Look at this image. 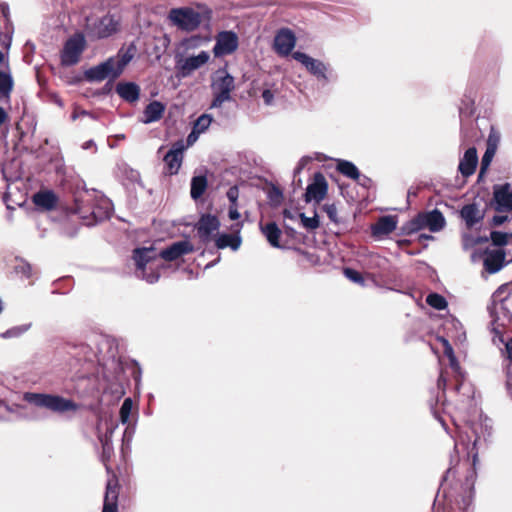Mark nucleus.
I'll return each mask as SVG.
<instances>
[{"label":"nucleus","mask_w":512,"mask_h":512,"mask_svg":"<svg viewBox=\"0 0 512 512\" xmlns=\"http://www.w3.org/2000/svg\"><path fill=\"white\" fill-rule=\"evenodd\" d=\"M454 425V453L434 500V508L443 506L444 512H464L471 505L477 476L475 464L492 433L487 418Z\"/></svg>","instance_id":"1"},{"label":"nucleus","mask_w":512,"mask_h":512,"mask_svg":"<svg viewBox=\"0 0 512 512\" xmlns=\"http://www.w3.org/2000/svg\"><path fill=\"white\" fill-rule=\"evenodd\" d=\"M133 260L136 265L135 274L138 278L145 280L149 284H154L159 280L160 269L163 267V264L155 248H136L133 251Z\"/></svg>","instance_id":"2"},{"label":"nucleus","mask_w":512,"mask_h":512,"mask_svg":"<svg viewBox=\"0 0 512 512\" xmlns=\"http://www.w3.org/2000/svg\"><path fill=\"white\" fill-rule=\"evenodd\" d=\"M23 399L31 405L45 408L58 414L76 412L80 407L73 400L55 394L26 392Z\"/></svg>","instance_id":"3"},{"label":"nucleus","mask_w":512,"mask_h":512,"mask_svg":"<svg viewBox=\"0 0 512 512\" xmlns=\"http://www.w3.org/2000/svg\"><path fill=\"white\" fill-rule=\"evenodd\" d=\"M292 57L301 63L306 70L313 75L322 86L337 80V74L329 64L319 59H315L304 52L296 51Z\"/></svg>","instance_id":"4"},{"label":"nucleus","mask_w":512,"mask_h":512,"mask_svg":"<svg viewBox=\"0 0 512 512\" xmlns=\"http://www.w3.org/2000/svg\"><path fill=\"white\" fill-rule=\"evenodd\" d=\"M446 225V220L443 214L438 209L432 211L419 213L416 217L408 221L404 226V231L407 234H412L428 228L431 232H439Z\"/></svg>","instance_id":"5"},{"label":"nucleus","mask_w":512,"mask_h":512,"mask_svg":"<svg viewBox=\"0 0 512 512\" xmlns=\"http://www.w3.org/2000/svg\"><path fill=\"white\" fill-rule=\"evenodd\" d=\"M213 101L210 108H220L225 102L230 101L231 92L235 89L234 77L226 70L217 71L212 85Z\"/></svg>","instance_id":"6"},{"label":"nucleus","mask_w":512,"mask_h":512,"mask_svg":"<svg viewBox=\"0 0 512 512\" xmlns=\"http://www.w3.org/2000/svg\"><path fill=\"white\" fill-rule=\"evenodd\" d=\"M168 18L177 28L187 32L196 30L201 24L200 13L189 7L171 9Z\"/></svg>","instance_id":"7"},{"label":"nucleus","mask_w":512,"mask_h":512,"mask_svg":"<svg viewBox=\"0 0 512 512\" xmlns=\"http://www.w3.org/2000/svg\"><path fill=\"white\" fill-rule=\"evenodd\" d=\"M119 20L114 15L107 14L100 19L90 22L88 20L86 31L88 36L102 39L107 38L118 30Z\"/></svg>","instance_id":"8"},{"label":"nucleus","mask_w":512,"mask_h":512,"mask_svg":"<svg viewBox=\"0 0 512 512\" xmlns=\"http://www.w3.org/2000/svg\"><path fill=\"white\" fill-rule=\"evenodd\" d=\"M85 38L82 34H75L64 44L61 54V63L64 66H72L78 63L82 52L85 49Z\"/></svg>","instance_id":"9"},{"label":"nucleus","mask_w":512,"mask_h":512,"mask_svg":"<svg viewBox=\"0 0 512 512\" xmlns=\"http://www.w3.org/2000/svg\"><path fill=\"white\" fill-rule=\"evenodd\" d=\"M84 75L89 82H101L105 79L114 80L120 76L116 68L115 58H108L106 61L89 68Z\"/></svg>","instance_id":"10"},{"label":"nucleus","mask_w":512,"mask_h":512,"mask_svg":"<svg viewBox=\"0 0 512 512\" xmlns=\"http://www.w3.org/2000/svg\"><path fill=\"white\" fill-rule=\"evenodd\" d=\"M493 207L497 212L512 211V187L509 183L493 186Z\"/></svg>","instance_id":"11"},{"label":"nucleus","mask_w":512,"mask_h":512,"mask_svg":"<svg viewBox=\"0 0 512 512\" xmlns=\"http://www.w3.org/2000/svg\"><path fill=\"white\" fill-rule=\"evenodd\" d=\"M238 36L233 31H222L216 36L213 53L216 57L230 55L238 48Z\"/></svg>","instance_id":"12"},{"label":"nucleus","mask_w":512,"mask_h":512,"mask_svg":"<svg viewBox=\"0 0 512 512\" xmlns=\"http://www.w3.org/2000/svg\"><path fill=\"white\" fill-rule=\"evenodd\" d=\"M296 45V36L289 28H281L274 38V50L280 56H288L293 54Z\"/></svg>","instance_id":"13"},{"label":"nucleus","mask_w":512,"mask_h":512,"mask_svg":"<svg viewBox=\"0 0 512 512\" xmlns=\"http://www.w3.org/2000/svg\"><path fill=\"white\" fill-rule=\"evenodd\" d=\"M210 55L206 51H201L198 55L189 56L177 61V70L181 77H188L191 73L209 61Z\"/></svg>","instance_id":"14"},{"label":"nucleus","mask_w":512,"mask_h":512,"mask_svg":"<svg viewBox=\"0 0 512 512\" xmlns=\"http://www.w3.org/2000/svg\"><path fill=\"white\" fill-rule=\"evenodd\" d=\"M105 425L106 428L104 432L101 431V424L97 426V437L102 446L101 460L104 463L108 461L113 454L112 437L116 428L118 427V424L113 421L105 422Z\"/></svg>","instance_id":"15"},{"label":"nucleus","mask_w":512,"mask_h":512,"mask_svg":"<svg viewBox=\"0 0 512 512\" xmlns=\"http://www.w3.org/2000/svg\"><path fill=\"white\" fill-rule=\"evenodd\" d=\"M328 184L324 175L320 172L314 174L313 182L310 183L305 192V201L307 203L315 201L319 203L327 194Z\"/></svg>","instance_id":"16"},{"label":"nucleus","mask_w":512,"mask_h":512,"mask_svg":"<svg viewBox=\"0 0 512 512\" xmlns=\"http://www.w3.org/2000/svg\"><path fill=\"white\" fill-rule=\"evenodd\" d=\"M184 145L182 142H177L166 153L163 158L165 164V173L169 175L177 174L183 160Z\"/></svg>","instance_id":"17"},{"label":"nucleus","mask_w":512,"mask_h":512,"mask_svg":"<svg viewBox=\"0 0 512 512\" xmlns=\"http://www.w3.org/2000/svg\"><path fill=\"white\" fill-rule=\"evenodd\" d=\"M192 251L193 245L187 240H182L172 243L170 246L157 253V255L160 261L165 260L170 262L175 261L178 258L191 253Z\"/></svg>","instance_id":"18"},{"label":"nucleus","mask_w":512,"mask_h":512,"mask_svg":"<svg viewBox=\"0 0 512 512\" xmlns=\"http://www.w3.org/2000/svg\"><path fill=\"white\" fill-rule=\"evenodd\" d=\"M219 227V219L211 214L202 215L196 225L197 233L203 242H208Z\"/></svg>","instance_id":"19"},{"label":"nucleus","mask_w":512,"mask_h":512,"mask_svg":"<svg viewBox=\"0 0 512 512\" xmlns=\"http://www.w3.org/2000/svg\"><path fill=\"white\" fill-rule=\"evenodd\" d=\"M58 201V196L52 190H40L32 196L33 204L42 211L54 210L57 207Z\"/></svg>","instance_id":"20"},{"label":"nucleus","mask_w":512,"mask_h":512,"mask_svg":"<svg viewBox=\"0 0 512 512\" xmlns=\"http://www.w3.org/2000/svg\"><path fill=\"white\" fill-rule=\"evenodd\" d=\"M478 164V155L475 147L468 148L460 159L458 171L465 178L474 174Z\"/></svg>","instance_id":"21"},{"label":"nucleus","mask_w":512,"mask_h":512,"mask_svg":"<svg viewBox=\"0 0 512 512\" xmlns=\"http://www.w3.org/2000/svg\"><path fill=\"white\" fill-rule=\"evenodd\" d=\"M506 253L502 249L487 251L484 257V268L490 274L500 271L505 262Z\"/></svg>","instance_id":"22"},{"label":"nucleus","mask_w":512,"mask_h":512,"mask_svg":"<svg viewBox=\"0 0 512 512\" xmlns=\"http://www.w3.org/2000/svg\"><path fill=\"white\" fill-rule=\"evenodd\" d=\"M396 227L397 220L395 216H382L371 226V233L373 237L381 238L392 233Z\"/></svg>","instance_id":"23"},{"label":"nucleus","mask_w":512,"mask_h":512,"mask_svg":"<svg viewBox=\"0 0 512 512\" xmlns=\"http://www.w3.org/2000/svg\"><path fill=\"white\" fill-rule=\"evenodd\" d=\"M111 203L108 199L101 197L97 204L91 205V216L93 221L87 220V225H93L110 217Z\"/></svg>","instance_id":"24"},{"label":"nucleus","mask_w":512,"mask_h":512,"mask_svg":"<svg viewBox=\"0 0 512 512\" xmlns=\"http://www.w3.org/2000/svg\"><path fill=\"white\" fill-rule=\"evenodd\" d=\"M115 90L119 97L128 103L136 102L140 96V87L134 82H119Z\"/></svg>","instance_id":"25"},{"label":"nucleus","mask_w":512,"mask_h":512,"mask_svg":"<svg viewBox=\"0 0 512 512\" xmlns=\"http://www.w3.org/2000/svg\"><path fill=\"white\" fill-rule=\"evenodd\" d=\"M461 218L465 221L468 228L474 227L477 223L481 222L484 218V213L479 209L475 203L467 204L460 210Z\"/></svg>","instance_id":"26"},{"label":"nucleus","mask_w":512,"mask_h":512,"mask_svg":"<svg viewBox=\"0 0 512 512\" xmlns=\"http://www.w3.org/2000/svg\"><path fill=\"white\" fill-rule=\"evenodd\" d=\"M166 106L160 101L154 100L150 102L143 111L142 122L150 124L160 120L165 112Z\"/></svg>","instance_id":"27"},{"label":"nucleus","mask_w":512,"mask_h":512,"mask_svg":"<svg viewBox=\"0 0 512 512\" xmlns=\"http://www.w3.org/2000/svg\"><path fill=\"white\" fill-rule=\"evenodd\" d=\"M118 490L117 483L109 480L106 486L104 505L102 512H118Z\"/></svg>","instance_id":"28"},{"label":"nucleus","mask_w":512,"mask_h":512,"mask_svg":"<svg viewBox=\"0 0 512 512\" xmlns=\"http://www.w3.org/2000/svg\"><path fill=\"white\" fill-rule=\"evenodd\" d=\"M261 232L266 237L268 243L275 248H281L279 239L281 236V230L275 222H269L264 226H261Z\"/></svg>","instance_id":"29"},{"label":"nucleus","mask_w":512,"mask_h":512,"mask_svg":"<svg viewBox=\"0 0 512 512\" xmlns=\"http://www.w3.org/2000/svg\"><path fill=\"white\" fill-rule=\"evenodd\" d=\"M215 245L218 249L229 247L233 251H236L241 245V238L232 234H220L215 239Z\"/></svg>","instance_id":"30"},{"label":"nucleus","mask_w":512,"mask_h":512,"mask_svg":"<svg viewBox=\"0 0 512 512\" xmlns=\"http://www.w3.org/2000/svg\"><path fill=\"white\" fill-rule=\"evenodd\" d=\"M336 170L352 180L359 178L360 171L351 161L343 159L336 160Z\"/></svg>","instance_id":"31"},{"label":"nucleus","mask_w":512,"mask_h":512,"mask_svg":"<svg viewBox=\"0 0 512 512\" xmlns=\"http://www.w3.org/2000/svg\"><path fill=\"white\" fill-rule=\"evenodd\" d=\"M135 47L134 45H130L127 49H120L117 56H115V64L118 73L121 75L125 66L132 60L134 57Z\"/></svg>","instance_id":"32"},{"label":"nucleus","mask_w":512,"mask_h":512,"mask_svg":"<svg viewBox=\"0 0 512 512\" xmlns=\"http://www.w3.org/2000/svg\"><path fill=\"white\" fill-rule=\"evenodd\" d=\"M207 188V179L205 176H194L191 180L190 194L192 199L200 198Z\"/></svg>","instance_id":"33"},{"label":"nucleus","mask_w":512,"mask_h":512,"mask_svg":"<svg viewBox=\"0 0 512 512\" xmlns=\"http://www.w3.org/2000/svg\"><path fill=\"white\" fill-rule=\"evenodd\" d=\"M365 261L369 269L386 270L388 268V260L377 253L367 254Z\"/></svg>","instance_id":"34"},{"label":"nucleus","mask_w":512,"mask_h":512,"mask_svg":"<svg viewBox=\"0 0 512 512\" xmlns=\"http://www.w3.org/2000/svg\"><path fill=\"white\" fill-rule=\"evenodd\" d=\"M13 270L16 275L24 279H30L33 276V267L24 259L16 258Z\"/></svg>","instance_id":"35"},{"label":"nucleus","mask_w":512,"mask_h":512,"mask_svg":"<svg viewBox=\"0 0 512 512\" xmlns=\"http://www.w3.org/2000/svg\"><path fill=\"white\" fill-rule=\"evenodd\" d=\"M491 339L495 346L499 349L502 348L501 345L505 347V343L507 339L504 337V326L493 321L490 328Z\"/></svg>","instance_id":"36"},{"label":"nucleus","mask_w":512,"mask_h":512,"mask_svg":"<svg viewBox=\"0 0 512 512\" xmlns=\"http://www.w3.org/2000/svg\"><path fill=\"white\" fill-rule=\"evenodd\" d=\"M211 122H212V116H210L208 114H203L200 117H198V119L196 120V122L194 124L192 133L189 134V136L187 138L188 142H190L191 137L195 133L200 134V133L205 132L208 129V127L210 126Z\"/></svg>","instance_id":"37"},{"label":"nucleus","mask_w":512,"mask_h":512,"mask_svg":"<svg viewBox=\"0 0 512 512\" xmlns=\"http://www.w3.org/2000/svg\"><path fill=\"white\" fill-rule=\"evenodd\" d=\"M13 89V79L9 73L0 71V96L9 97Z\"/></svg>","instance_id":"38"},{"label":"nucleus","mask_w":512,"mask_h":512,"mask_svg":"<svg viewBox=\"0 0 512 512\" xmlns=\"http://www.w3.org/2000/svg\"><path fill=\"white\" fill-rule=\"evenodd\" d=\"M426 303L436 310H443L447 307L446 299L438 293H430L426 297Z\"/></svg>","instance_id":"39"},{"label":"nucleus","mask_w":512,"mask_h":512,"mask_svg":"<svg viewBox=\"0 0 512 512\" xmlns=\"http://www.w3.org/2000/svg\"><path fill=\"white\" fill-rule=\"evenodd\" d=\"M70 368L67 372V377H69L71 380L75 379H82L85 377V373L81 371L78 366H81V361L79 359H73L70 362Z\"/></svg>","instance_id":"40"},{"label":"nucleus","mask_w":512,"mask_h":512,"mask_svg":"<svg viewBox=\"0 0 512 512\" xmlns=\"http://www.w3.org/2000/svg\"><path fill=\"white\" fill-rule=\"evenodd\" d=\"M298 218L302 226L307 230H315L319 227V220L317 214L313 217H307L304 213H299Z\"/></svg>","instance_id":"41"},{"label":"nucleus","mask_w":512,"mask_h":512,"mask_svg":"<svg viewBox=\"0 0 512 512\" xmlns=\"http://www.w3.org/2000/svg\"><path fill=\"white\" fill-rule=\"evenodd\" d=\"M510 237L509 233L500 232V231H492L490 234V239L494 246L502 247L508 244V238Z\"/></svg>","instance_id":"42"},{"label":"nucleus","mask_w":512,"mask_h":512,"mask_svg":"<svg viewBox=\"0 0 512 512\" xmlns=\"http://www.w3.org/2000/svg\"><path fill=\"white\" fill-rule=\"evenodd\" d=\"M132 407H133L132 399L131 398L124 399V401H123V403H122V405L120 407V411H119L120 421L123 424L128 422L130 414H131Z\"/></svg>","instance_id":"43"},{"label":"nucleus","mask_w":512,"mask_h":512,"mask_svg":"<svg viewBox=\"0 0 512 512\" xmlns=\"http://www.w3.org/2000/svg\"><path fill=\"white\" fill-rule=\"evenodd\" d=\"M29 327H30V325H21V326H16V327L10 328L7 331L3 332L1 334V337L4 339L19 337L24 332H26L29 329Z\"/></svg>","instance_id":"44"},{"label":"nucleus","mask_w":512,"mask_h":512,"mask_svg":"<svg viewBox=\"0 0 512 512\" xmlns=\"http://www.w3.org/2000/svg\"><path fill=\"white\" fill-rule=\"evenodd\" d=\"M495 153L496 152L493 151L492 149L486 148V151L481 160L480 175H483L485 173V171L488 169V167L490 166V164L493 160V157L495 156Z\"/></svg>","instance_id":"45"},{"label":"nucleus","mask_w":512,"mask_h":512,"mask_svg":"<svg viewBox=\"0 0 512 512\" xmlns=\"http://www.w3.org/2000/svg\"><path fill=\"white\" fill-rule=\"evenodd\" d=\"M344 275L347 279H349L350 281H352L354 283L360 284L362 286L365 284V281H364V278L362 277V275L358 271H356L352 268H345Z\"/></svg>","instance_id":"46"},{"label":"nucleus","mask_w":512,"mask_h":512,"mask_svg":"<svg viewBox=\"0 0 512 512\" xmlns=\"http://www.w3.org/2000/svg\"><path fill=\"white\" fill-rule=\"evenodd\" d=\"M323 211L327 214L330 221L333 223H339V219L337 217V207L335 204L326 203L323 205Z\"/></svg>","instance_id":"47"},{"label":"nucleus","mask_w":512,"mask_h":512,"mask_svg":"<svg viewBox=\"0 0 512 512\" xmlns=\"http://www.w3.org/2000/svg\"><path fill=\"white\" fill-rule=\"evenodd\" d=\"M84 116H85V117H89V118H91V119H93V120H96V119H97V116H96L94 113L89 112V111L84 110V109H81V108H79L77 105H75V106H74V111H73V113H72V115H71V119H72V121H75V120H77L78 118H80V117H84Z\"/></svg>","instance_id":"48"},{"label":"nucleus","mask_w":512,"mask_h":512,"mask_svg":"<svg viewBox=\"0 0 512 512\" xmlns=\"http://www.w3.org/2000/svg\"><path fill=\"white\" fill-rule=\"evenodd\" d=\"M499 141H500L499 134L492 129L490 134H489V136H488V139H487V146H486V148L487 149H492L493 151L496 152L498 144H499Z\"/></svg>","instance_id":"49"},{"label":"nucleus","mask_w":512,"mask_h":512,"mask_svg":"<svg viewBox=\"0 0 512 512\" xmlns=\"http://www.w3.org/2000/svg\"><path fill=\"white\" fill-rule=\"evenodd\" d=\"M500 350L506 356L507 360L509 361L511 370L509 369L508 371H510L512 373V337H509L507 339V341L505 343V349L500 348Z\"/></svg>","instance_id":"50"},{"label":"nucleus","mask_w":512,"mask_h":512,"mask_svg":"<svg viewBox=\"0 0 512 512\" xmlns=\"http://www.w3.org/2000/svg\"><path fill=\"white\" fill-rule=\"evenodd\" d=\"M488 238H480L478 237L477 239H473V238H470L468 236H464L463 238V245L465 248H468L469 246H472V245H475V244H479L481 242H484V241H487Z\"/></svg>","instance_id":"51"},{"label":"nucleus","mask_w":512,"mask_h":512,"mask_svg":"<svg viewBox=\"0 0 512 512\" xmlns=\"http://www.w3.org/2000/svg\"><path fill=\"white\" fill-rule=\"evenodd\" d=\"M262 98H263L264 103L266 105H271L273 103V100H274V94H273V92L270 89H265L262 92Z\"/></svg>","instance_id":"52"},{"label":"nucleus","mask_w":512,"mask_h":512,"mask_svg":"<svg viewBox=\"0 0 512 512\" xmlns=\"http://www.w3.org/2000/svg\"><path fill=\"white\" fill-rule=\"evenodd\" d=\"M227 197L228 199L230 200V202L235 205L236 204V201L238 199V188L237 187H231L228 191H227Z\"/></svg>","instance_id":"53"},{"label":"nucleus","mask_w":512,"mask_h":512,"mask_svg":"<svg viewBox=\"0 0 512 512\" xmlns=\"http://www.w3.org/2000/svg\"><path fill=\"white\" fill-rule=\"evenodd\" d=\"M508 220H509V217L506 216V215H495L492 218V224L494 226H500V225H502L504 222H506Z\"/></svg>","instance_id":"54"},{"label":"nucleus","mask_w":512,"mask_h":512,"mask_svg":"<svg viewBox=\"0 0 512 512\" xmlns=\"http://www.w3.org/2000/svg\"><path fill=\"white\" fill-rule=\"evenodd\" d=\"M355 181H357V183L363 187H366L368 188L372 181L369 177L365 176V175H361V173H359V178H357Z\"/></svg>","instance_id":"55"},{"label":"nucleus","mask_w":512,"mask_h":512,"mask_svg":"<svg viewBox=\"0 0 512 512\" xmlns=\"http://www.w3.org/2000/svg\"><path fill=\"white\" fill-rule=\"evenodd\" d=\"M298 214V212H294L288 209H284L283 211L284 219L295 220L298 217Z\"/></svg>","instance_id":"56"},{"label":"nucleus","mask_w":512,"mask_h":512,"mask_svg":"<svg viewBox=\"0 0 512 512\" xmlns=\"http://www.w3.org/2000/svg\"><path fill=\"white\" fill-rule=\"evenodd\" d=\"M275 197H277L278 199L282 198V193H281L280 190H278L277 188L273 187L272 190L269 192V199L272 202H275Z\"/></svg>","instance_id":"57"},{"label":"nucleus","mask_w":512,"mask_h":512,"mask_svg":"<svg viewBox=\"0 0 512 512\" xmlns=\"http://www.w3.org/2000/svg\"><path fill=\"white\" fill-rule=\"evenodd\" d=\"M0 10H1L2 15L5 17L6 24H10L8 5L7 4L0 5Z\"/></svg>","instance_id":"58"},{"label":"nucleus","mask_w":512,"mask_h":512,"mask_svg":"<svg viewBox=\"0 0 512 512\" xmlns=\"http://www.w3.org/2000/svg\"><path fill=\"white\" fill-rule=\"evenodd\" d=\"M506 388L508 391L509 396L512 399V373L510 371H507V383Z\"/></svg>","instance_id":"59"},{"label":"nucleus","mask_w":512,"mask_h":512,"mask_svg":"<svg viewBox=\"0 0 512 512\" xmlns=\"http://www.w3.org/2000/svg\"><path fill=\"white\" fill-rule=\"evenodd\" d=\"M306 163H307V160H306V159H304V158H302V159L299 161V163H298L297 167L294 169V177H296V175H298V174H300V173H301V171H302V169L305 167Z\"/></svg>","instance_id":"60"},{"label":"nucleus","mask_w":512,"mask_h":512,"mask_svg":"<svg viewBox=\"0 0 512 512\" xmlns=\"http://www.w3.org/2000/svg\"><path fill=\"white\" fill-rule=\"evenodd\" d=\"M240 217V213L238 212L236 207L231 206L229 208V218L231 220H237Z\"/></svg>","instance_id":"61"},{"label":"nucleus","mask_w":512,"mask_h":512,"mask_svg":"<svg viewBox=\"0 0 512 512\" xmlns=\"http://www.w3.org/2000/svg\"><path fill=\"white\" fill-rule=\"evenodd\" d=\"M84 202H89V199H86V200H81V201H77V209H78V212L81 214V217L83 219H87V217L84 215L85 211H84V205L83 203Z\"/></svg>","instance_id":"62"},{"label":"nucleus","mask_w":512,"mask_h":512,"mask_svg":"<svg viewBox=\"0 0 512 512\" xmlns=\"http://www.w3.org/2000/svg\"><path fill=\"white\" fill-rule=\"evenodd\" d=\"M448 359H449L450 366L452 367V369H453L455 372H457V371L460 369V367H459V364H458V362H457L456 357H455V356H452V357H450V358H448Z\"/></svg>","instance_id":"63"},{"label":"nucleus","mask_w":512,"mask_h":512,"mask_svg":"<svg viewBox=\"0 0 512 512\" xmlns=\"http://www.w3.org/2000/svg\"><path fill=\"white\" fill-rule=\"evenodd\" d=\"M92 147H96L95 142L93 140H88V141L84 142L82 145V148L84 150H88Z\"/></svg>","instance_id":"64"}]
</instances>
